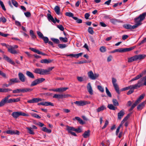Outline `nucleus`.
I'll list each match as a JSON object with an SVG mask.
<instances>
[{"label": "nucleus", "instance_id": "nucleus-1", "mask_svg": "<svg viewBox=\"0 0 146 146\" xmlns=\"http://www.w3.org/2000/svg\"><path fill=\"white\" fill-rule=\"evenodd\" d=\"M33 89L30 88H24L17 89L13 91V93H25L27 92H31L33 91Z\"/></svg>", "mask_w": 146, "mask_h": 146}, {"label": "nucleus", "instance_id": "nucleus-2", "mask_svg": "<svg viewBox=\"0 0 146 146\" xmlns=\"http://www.w3.org/2000/svg\"><path fill=\"white\" fill-rule=\"evenodd\" d=\"M88 77L92 80H95L98 77L99 75L98 74H94L92 71H90L88 72Z\"/></svg>", "mask_w": 146, "mask_h": 146}, {"label": "nucleus", "instance_id": "nucleus-3", "mask_svg": "<svg viewBox=\"0 0 146 146\" xmlns=\"http://www.w3.org/2000/svg\"><path fill=\"white\" fill-rule=\"evenodd\" d=\"M45 80V79L43 78H40L36 79L33 81L31 84V86H33L36 85L37 84H39L44 82Z\"/></svg>", "mask_w": 146, "mask_h": 146}, {"label": "nucleus", "instance_id": "nucleus-4", "mask_svg": "<svg viewBox=\"0 0 146 146\" xmlns=\"http://www.w3.org/2000/svg\"><path fill=\"white\" fill-rule=\"evenodd\" d=\"M18 47V46L17 45H14L13 46L9 45V48H8V50L11 53L15 54L17 53V52L15 49L17 48Z\"/></svg>", "mask_w": 146, "mask_h": 146}, {"label": "nucleus", "instance_id": "nucleus-5", "mask_svg": "<svg viewBox=\"0 0 146 146\" xmlns=\"http://www.w3.org/2000/svg\"><path fill=\"white\" fill-rule=\"evenodd\" d=\"M144 85V82L143 78H141L138 81L137 83L135 85H133L134 89L140 87Z\"/></svg>", "mask_w": 146, "mask_h": 146}, {"label": "nucleus", "instance_id": "nucleus-6", "mask_svg": "<svg viewBox=\"0 0 146 146\" xmlns=\"http://www.w3.org/2000/svg\"><path fill=\"white\" fill-rule=\"evenodd\" d=\"M70 96V95L68 94H54L52 97L53 98L59 99L65 98Z\"/></svg>", "mask_w": 146, "mask_h": 146}, {"label": "nucleus", "instance_id": "nucleus-7", "mask_svg": "<svg viewBox=\"0 0 146 146\" xmlns=\"http://www.w3.org/2000/svg\"><path fill=\"white\" fill-rule=\"evenodd\" d=\"M34 72L40 75H45L44 69H43L38 68H36L34 70Z\"/></svg>", "mask_w": 146, "mask_h": 146}, {"label": "nucleus", "instance_id": "nucleus-8", "mask_svg": "<svg viewBox=\"0 0 146 146\" xmlns=\"http://www.w3.org/2000/svg\"><path fill=\"white\" fill-rule=\"evenodd\" d=\"M18 75L19 79L21 82H25L26 78L23 73L19 72Z\"/></svg>", "mask_w": 146, "mask_h": 146}, {"label": "nucleus", "instance_id": "nucleus-9", "mask_svg": "<svg viewBox=\"0 0 146 146\" xmlns=\"http://www.w3.org/2000/svg\"><path fill=\"white\" fill-rule=\"evenodd\" d=\"M123 27L127 29H133L136 28L135 25L132 26L129 24H124L123 25Z\"/></svg>", "mask_w": 146, "mask_h": 146}, {"label": "nucleus", "instance_id": "nucleus-10", "mask_svg": "<svg viewBox=\"0 0 146 146\" xmlns=\"http://www.w3.org/2000/svg\"><path fill=\"white\" fill-rule=\"evenodd\" d=\"M3 58L5 60H6L7 62H9L11 64L14 65L15 64V63L11 59L7 56H6L5 55H3Z\"/></svg>", "mask_w": 146, "mask_h": 146}, {"label": "nucleus", "instance_id": "nucleus-11", "mask_svg": "<svg viewBox=\"0 0 146 146\" xmlns=\"http://www.w3.org/2000/svg\"><path fill=\"white\" fill-rule=\"evenodd\" d=\"M87 88L89 93L90 95H92L93 94V90L91 84L90 83H88L87 86Z\"/></svg>", "mask_w": 146, "mask_h": 146}, {"label": "nucleus", "instance_id": "nucleus-12", "mask_svg": "<svg viewBox=\"0 0 146 146\" xmlns=\"http://www.w3.org/2000/svg\"><path fill=\"white\" fill-rule=\"evenodd\" d=\"M66 130L68 131V132L69 133H70L73 136H77V135L75 133L72 131H73L72 130H70L71 129L70 128H72V127H70L67 125L66 126Z\"/></svg>", "mask_w": 146, "mask_h": 146}, {"label": "nucleus", "instance_id": "nucleus-13", "mask_svg": "<svg viewBox=\"0 0 146 146\" xmlns=\"http://www.w3.org/2000/svg\"><path fill=\"white\" fill-rule=\"evenodd\" d=\"M131 115V114L129 113L124 118L123 120L121 121V123L120 124L119 126L118 127H119V128L122 126L123 124L124 123V122L126 121L128 119L129 117Z\"/></svg>", "mask_w": 146, "mask_h": 146}, {"label": "nucleus", "instance_id": "nucleus-14", "mask_svg": "<svg viewBox=\"0 0 146 146\" xmlns=\"http://www.w3.org/2000/svg\"><path fill=\"white\" fill-rule=\"evenodd\" d=\"M146 104V101H145L139 104L137 107V109L138 110H141L145 106Z\"/></svg>", "mask_w": 146, "mask_h": 146}, {"label": "nucleus", "instance_id": "nucleus-15", "mask_svg": "<svg viewBox=\"0 0 146 146\" xmlns=\"http://www.w3.org/2000/svg\"><path fill=\"white\" fill-rule=\"evenodd\" d=\"M137 60H142L144 59L146 56L145 54H140L135 55Z\"/></svg>", "mask_w": 146, "mask_h": 146}, {"label": "nucleus", "instance_id": "nucleus-16", "mask_svg": "<svg viewBox=\"0 0 146 146\" xmlns=\"http://www.w3.org/2000/svg\"><path fill=\"white\" fill-rule=\"evenodd\" d=\"M20 100V98H17L16 99L12 98L9 99L8 103V104L11 103L13 102H17Z\"/></svg>", "mask_w": 146, "mask_h": 146}, {"label": "nucleus", "instance_id": "nucleus-17", "mask_svg": "<svg viewBox=\"0 0 146 146\" xmlns=\"http://www.w3.org/2000/svg\"><path fill=\"white\" fill-rule=\"evenodd\" d=\"M124 114V111L123 110H121L117 114L118 119L120 120Z\"/></svg>", "mask_w": 146, "mask_h": 146}, {"label": "nucleus", "instance_id": "nucleus-18", "mask_svg": "<svg viewBox=\"0 0 146 146\" xmlns=\"http://www.w3.org/2000/svg\"><path fill=\"white\" fill-rule=\"evenodd\" d=\"M135 48V46H133L131 47L126 48H122V52L129 51L132 50Z\"/></svg>", "mask_w": 146, "mask_h": 146}, {"label": "nucleus", "instance_id": "nucleus-19", "mask_svg": "<svg viewBox=\"0 0 146 146\" xmlns=\"http://www.w3.org/2000/svg\"><path fill=\"white\" fill-rule=\"evenodd\" d=\"M16 133L15 131H14L9 130L6 131V133L11 134H19V131H18L16 130Z\"/></svg>", "mask_w": 146, "mask_h": 146}, {"label": "nucleus", "instance_id": "nucleus-20", "mask_svg": "<svg viewBox=\"0 0 146 146\" xmlns=\"http://www.w3.org/2000/svg\"><path fill=\"white\" fill-rule=\"evenodd\" d=\"M26 74L28 77L32 79H34L35 78V76L33 73L29 71H27Z\"/></svg>", "mask_w": 146, "mask_h": 146}, {"label": "nucleus", "instance_id": "nucleus-21", "mask_svg": "<svg viewBox=\"0 0 146 146\" xmlns=\"http://www.w3.org/2000/svg\"><path fill=\"white\" fill-rule=\"evenodd\" d=\"M47 15L48 19L49 21H51L53 23H56V21L54 20L53 17L50 14H48Z\"/></svg>", "mask_w": 146, "mask_h": 146}, {"label": "nucleus", "instance_id": "nucleus-22", "mask_svg": "<svg viewBox=\"0 0 146 146\" xmlns=\"http://www.w3.org/2000/svg\"><path fill=\"white\" fill-rule=\"evenodd\" d=\"M90 131L89 130L86 131L83 134L82 136L84 138H86L89 137L90 135Z\"/></svg>", "mask_w": 146, "mask_h": 146}, {"label": "nucleus", "instance_id": "nucleus-23", "mask_svg": "<svg viewBox=\"0 0 146 146\" xmlns=\"http://www.w3.org/2000/svg\"><path fill=\"white\" fill-rule=\"evenodd\" d=\"M11 115L13 117L16 119L20 116L19 111L14 112H13Z\"/></svg>", "mask_w": 146, "mask_h": 146}, {"label": "nucleus", "instance_id": "nucleus-24", "mask_svg": "<svg viewBox=\"0 0 146 146\" xmlns=\"http://www.w3.org/2000/svg\"><path fill=\"white\" fill-rule=\"evenodd\" d=\"M8 101L7 100L4 98L0 102V107L3 106L5 104H8Z\"/></svg>", "mask_w": 146, "mask_h": 146}, {"label": "nucleus", "instance_id": "nucleus-25", "mask_svg": "<svg viewBox=\"0 0 146 146\" xmlns=\"http://www.w3.org/2000/svg\"><path fill=\"white\" fill-rule=\"evenodd\" d=\"M19 80L17 78H13L9 80V83H12V84L14 83H18L19 82Z\"/></svg>", "mask_w": 146, "mask_h": 146}, {"label": "nucleus", "instance_id": "nucleus-26", "mask_svg": "<svg viewBox=\"0 0 146 146\" xmlns=\"http://www.w3.org/2000/svg\"><path fill=\"white\" fill-rule=\"evenodd\" d=\"M74 120L75 119L78 120L79 122V123L82 125H83L84 124V122L80 117H75L73 119Z\"/></svg>", "mask_w": 146, "mask_h": 146}, {"label": "nucleus", "instance_id": "nucleus-27", "mask_svg": "<svg viewBox=\"0 0 146 146\" xmlns=\"http://www.w3.org/2000/svg\"><path fill=\"white\" fill-rule=\"evenodd\" d=\"M134 89L133 85H131L128 86L123 88L122 90V91H125L128 90L129 89Z\"/></svg>", "mask_w": 146, "mask_h": 146}, {"label": "nucleus", "instance_id": "nucleus-28", "mask_svg": "<svg viewBox=\"0 0 146 146\" xmlns=\"http://www.w3.org/2000/svg\"><path fill=\"white\" fill-rule=\"evenodd\" d=\"M26 129L28 130V133L30 134L34 135L35 133L33 131V130L31 127H27Z\"/></svg>", "mask_w": 146, "mask_h": 146}, {"label": "nucleus", "instance_id": "nucleus-29", "mask_svg": "<svg viewBox=\"0 0 146 146\" xmlns=\"http://www.w3.org/2000/svg\"><path fill=\"white\" fill-rule=\"evenodd\" d=\"M70 129V130H72L73 131H75L77 133H80L82 131L80 127L76 129L74 127H72V128H71Z\"/></svg>", "mask_w": 146, "mask_h": 146}, {"label": "nucleus", "instance_id": "nucleus-30", "mask_svg": "<svg viewBox=\"0 0 146 146\" xmlns=\"http://www.w3.org/2000/svg\"><path fill=\"white\" fill-rule=\"evenodd\" d=\"M52 60L50 59H44L40 61V62L42 63L48 64L51 63Z\"/></svg>", "mask_w": 146, "mask_h": 146}, {"label": "nucleus", "instance_id": "nucleus-31", "mask_svg": "<svg viewBox=\"0 0 146 146\" xmlns=\"http://www.w3.org/2000/svg\"><path fill=\"white\" fill-rule=\"evenodd\" d=\"M137 60L135 55L128 58V62H132L133 61Z\"/></svg>", "mask_w": 146, "mask_h": 146}, {"label": "nucleus", "instance_id": "nucleus-32", "mask_svg": "<svg viewBox=\"0 0 146 146\" xmlns=\"http://www.w3.org/2000/svg\"><path fill=\"white\" fill-rule=\"evenodd\" d=\"M54 68V67H50L48 68L47 69H44L45 75L49 74L50 71H51Z\"/></svg>", "mask_w": 146, "mask_h": 146}, {"label": "nucleus", "instance_id": "nucleus-33", "mask_svg": "<svg viewBox=\"0 0 146 146\" xmlns=\"http://www.w3.org/2000/svg\"><path fill=\"white\" fill-rule=\"evenodd\" d=\"M43 106H54L53 104L50 102H43Z\"/></svg>", "mask_w": 146, "mask_h": 146}, {"label": "nucleus", "instance_id": "nucleus-34", "mask_svg": "<svg viewBox=\"0 0 146 146\" xmlns=\"http://www.w3.org/2000/svg\"><path fill=\"white\" fill-rule=\"evenodd\" d=\"M54 10L56 14L58 15L60 14V8L58 6H56L55 7L54 9Z\"/></svg>", "mask_w": 146, "mask_h": 146}, {"label": "nucleus", "instance_id": "nucleus-35", "mask_svg": "<svg viewBox=\"0 0 146 146\" xmlns=\"http://www.w3.org/2000/svg\"><path fill=\"white\" fill-rule=\"evenodd\" d=\"M106 108L105 106H102L98 108L96 110L97 112H99L102 111L104 110Z\"/></svg>", "mask_w": 146, "mask_h": 146}, {"label": "nucleus", "instance_id": "nucleus-36", "mask_svg": "<svg viewBox=\"0 0 146 146\" xmlns=\"http://www.w3.org/2000/svg\"><path fill=\"white\" fill-rule=\"evenodd\" d=\"M142 77V75H141V74H140L139 75H137L135 77L133 78L132 79H131L130 81V82H132L136 80H137L139 78H140L141 77Z\"/></svg>", "mask_w": 146, "mask_h": 146}, {"label": "nucleus", "instance_id": "nucleus-37", "mask_svg": "<svg viewBox=\"0 0 146 146\" xmlns=\"http://www.w3.org/2000/svg\"><path fill=\"white\" fill-rule=\"evenodd\" d=\"M68 88H58V92H63L66 91L68 89Z\"/></svg>", "mask_w": 146, "mask_h": 146}, {"label": "nucleus", "instance_id": "nucleus-38", "mask_svg": "<svg viewBox=\"0 0 146 146\" xmlns=\"http://www.w3.org/2000/svg\"><path fill=\"white\" fill-rule=\"evenodd\" d=\"M80 101L81 106H83L90 103V102H88L87 101L82 100Z\"/></svg>", "mask_w": 146, "mask_h": 146}, {"label": "nucleus", "instance_id": "nucleus-39", "mask_svg": "<svg viewBox=\"0 0 146 146\" xmlns=\"http://www.w3.org/2000/svg\"><path fill=\"white\" fill-rule=\"evenodd\" d=\"M122 52V48L117 49L114 50L113 51H111L110 52L111 53H114L115 52Z\"/></svg>", "mask_w": 146, "mask_h": 146}, {"label": "nucleus", "instance_id": "nucleus-40", "mask_svg": "<svg viewBox=\"0 0 146 146\" xmlns=\"http://www.w3.org/2000/svg\"><path fill=\"white\" fill-rule=\"evenodd\" d=\"M108 107L110 110H115L117 108L116 107H115L112 104H108Z\"/></svg>", "mask_w": 146, "mask_h": 146}, {"label": "nucleus", "instance_id": "nucleus-41", "mask_svg": "<svg viewBox=\"0 0 146 146\" xmlns=\"http://www.w3.org/2000/svg\"><path fill=\"white\" fill-rule=\"evenodd\" d=\"M42 130L44 132H46L48 133H50L51 132V130L50 129H48L46 127H43L42 128Z\"/></svg>", "mask_w": 146, "mask_h": 146}, {"label": "nucleus", "instance_id": "nucleus-42", "mask_svg": "<svg viewBox=\"0 0 146 146\" xmlns=\"http://www.w3.org/2000/svg\"><path fill=\"white\" fill-rule=\"evenodd\" d=\"M51 39L53 42L56 44H58L60 43V41L58 39L54 38H51Z\"/></svg>", "mask_w": 146, "mask_h": 146}, {"label": "nucleus", "instance_id": "nucleus-43", "mask_svg": "<svg viewBox=\"0 0 146 146\" xmlns=\"http://www.w3.org/2000/svg\"><path fill=\"white\" fill-rule=\"evenodd\" d=\"M116 92L118 94H120V92H119V86L117 84H115L113 85Z\"/></svg>", "mask_w": 146, "mask_h": 146}, {"label": "nucleus", "instance_id": "nucleus-44", "mask_svg": "<svg viewBox=\"0 0 146 146\" xmlns=\"http://www.w3.org/2000/svg\"><path fill=\"white\" fill-rule=\"evenodd\" d=\"M31 115L34 117L38 119H40L41 117L37 114L35 113H31Z\"/></svg>", "mask_w": 146, "mask_h": 146}, {"label": "nucleus", "instance_id": "nucleus-45", "mask_svg": "<svg viewBox=\"0 0 146 146\" xmlns=\"http://www.w3.org/2000/svg\"><path fill=\"white\" fill-rule=\"evenodd\" d=\"M59 39L61 41L64 42H67L68 41V38L66 37L63 38L62 37H60Z\"/></svg>", "mask_w": 146, "mask_h": 146}, {"label": "nucleus", "instance_id": "nucleus-46", "mask_svg": "<svg viewBox=\"0 0 146 146\" xmlns=\"http://www.w3.org/2000/svg\"><path fill=\"white\" fill-rule=\"evenodd\" d=\"M88 31L91 35H93L94 33V31L92 27H89L88 29Z\"/></svg>", "mask_w": 146, "mask_h": 146}, {"label": "nucleus", "instance_id": "nucleus-47", "mask_svg": "<svg viewBox=\"0 0 146 146\" xmlns=\"http://www.w3.org/2000/svg\"><path fill=\"white\" fill-rule=\"evenodd\" d=\"M33 100L34 103L38 102L41 101L42 100L41 99L38 98H34L33 99Z\"/></svg>", "mask_w": 146, "mask_h": 146}, {"label": "nucleus", "instance_id": "nucleus-48", "mask_svg": "<svg viewBox=\"0 0 146 146\" xmlns=\"http://www.w3.org/2000/svg\"><path fill=\"white\" fill-rule=\"evenodd\" d=\"M73 19L75 20H76L77 23H81L82 22V21L81 19H78L77 17H73Z\"/></svg>", "mask_w": 146, "mask_h": 146}, {"label": "nucleus", "instance_id": "nucleus-49", "mask_svg": "<svg viewBox=\"0 0 146 146\" xmlns=\"http://www.w3.org/2000/svg\"><path fill=\"white\" fill-rule=\"evenodd\" d=\"M100 51L102 52H104L106 51V49L105 47L102 46L100 48Z\"/></svg>", "mask_w": 146, "mask_h": 146}, {"label": "nucleus", "instance_id": "nucleus-50", "mask_svg": "<svg viewBox=\"0 0 146 146\" xmlns=\"http://www.w3.org/2000/svg\"><path fill=\"white\" fill-rule=\"evenodd\" d=\"M65 15L68 17H72L73 18V17H73L74 14L71 12H66L65 13Z\"/></svg>", "mask_w": 146, "mask_h": 146}, {"label": "nucleus", "instance_id": "nucleus-51", "mask_svg": "<svg viewBox=\"0 0 146 146\" xmlns=\"http://www.w3.org/2000/svg\"><path fill=\"white\" fill-rule=\"evenodd\" d=\"M11 1L12 3L16 7H17L18 6V3L15 0H11Z\"/></svg>", "mask_w": 146, "mask_h": 146}, {"label": "nucleus", "instance_id": "nucleus-52", "mask_svg": "<svg viewBox=\"0 0 146 146\" xmlns=\"http://www.w3.org/2000/svg\"><path fill=\"white\" fill-rule=\"evenodd\" d=\"M106 93L108 96L109 97H111V94L107 87L106 88Z\"/></svg>", "mask_w": 146, "mask_h": 146}, {"label": "nucleus", "instance_id": "nucleus-53", "mask_svg": "<svg viewBox=\"0 0 146 146\" xmlns=\"http://www.w3.org/2000/svg\"><path fill=\"white\" fill-rule=\"evenodd\" d=\"M42 38L43 39L45 43H46L48 42L49 39L47 37L44 36Z\"/></svg>", "mask_w": 146, "mask_h": 146}, {"label": "nucleus", "instance_id": "nucleus-54", "mask_svg": "<svg viewBox=\"0 0 146 146\" xmlns=\"http://www.w3.org/2000/svg\"><path fill=\"white\" fill-rule=\"evenodd\" d=\"M58 46L59 48L61 49L64 48L67 46V45L65 44H60Z\"/></svg>", "mask_w": 146, "mask_h": 146}, {"label": "nucleus", "instance_id": "nucleus-55", "mask_svg": "<svg viewBox=\"0 0 146 146\" xmlns=\"http://www.w3.org/2000/svg\"><path fill=\"white\" fill-rule=\"evenodd\" d=\"M0 75L5 78H7L6 74L0 70Z\"/></svg>", "mask_w": 146, "mask_h": 146}, {"label": "nucleus", "instance_id": "nucleus-56", "mask_svg": "<svg viewBox=\"0 0 146 146\" xmlns=\"http://www.w3.org/2000/svg\"><path fill=\"white\" fill-rule=\"evenodd\" d=\"M6 21V20L5 18L4 17H1L0 18V23L2 22L3 23H5Z\"/></svg>", "mask_w": 146, "mask_h": 146}, {"label": "nucleus", "instance_id": "nucleus-57", "mask_svg": "<svg viewBox=\"0 0 146 146\" xmlns=\"http://www.w3.org/2000/svg\"><path fill=\"white\" fill-rule=\"evenodd\" d=\"M113 105L115 106H118L119 105V104L116 99H113Z\"/></svg>", "mask_w": 146, "mask_h": 146}, {"label": "nucleus", "instance_id": "nucleus-58", "mask_svg": "<svg viewBox=\"0 0 146 146\" xmlns=\"http://www.w3.org/2000/svg\"><path fill=\"white\" fill-rule=\"evenodd\" d=\"M0 4L2 9L4 10L5 11L6 10V9L4 5V4H3V2L1 0H0Z\"/></svg>", "mask_w": 146, "mask_h": 146}, {"label": "nucleus", "instance_id": "nucleus-59", "mask_svg": "<svg viewBox=\"0 0 146 146\" xmlns=\"http://www.w3.org/2000/svg\"><path fill=\"white\" fill-rule=\"evenodd\" d=\"M20 113V116L22 115L23 116H29V115L25 113H24L22 112L21 111H19Z\"/></svg>", "mask_w": 146, "mask_h": 146}, {"label": "nucleus", "instance_id": "nucleus-60", "mask_svg": "<svg viewBox=\"0 0 146 146\" xmlns=\"http://www.w3.org/2000/svg\"><path fill=\"white\" fill-rule=\"evenodd\" d=\"M24 14L27 17H29L31 15V13L29 11L24 13Z\"/></svg>", "mask_w": 146, "mask_h": 146}, {"label": "nucleus", "instance_id": "nucleus-61", "mask_svg": "<svg viewBox=\"0 0 146 146\" xmlns=\"http://www.w3.org/2000/svg\"><path fill=\"white\" fill-rule=\"evenodd\" d=\"M37 33L38 36L41 38H42L43 36L42 33L40 31H37Z\"/></svg>", "mask_w": 146, "mask_h": 146}, {"label": "nucleus", "instance_id": "nucleus-62", "mask_svg": "<svg viewBox=\"0 0 146 146\" xmlns=\"http://www.w3.org/2000/svg\"><path fill=\"white\" fill-rule=\"evenodd\" d=\"M82 54L83 53L82 52L80 53L77 54H75L74 57L76 58H78L79 57L81 56Z\"/></svg>", "mask_w": 146, "mask_h": 146}, {"label": "nucleus", "instance_id": "nucleus-63", "mask_svg": "<svg viewBox=\"0 0 146 146\" xmlns=\"http://www.w3.org/2000/svg\"><path fill=\"white\" fill-rule=\"evenodd\" d=\"M98 90L102 92H104V89L101 86H98Z\"/></svg>", "mask_w": 146, "mask_h": 146}, {"label": "nucleus", "instance_id": "nucleus-64", "mask_svg": "<svg viewBox=\"0 0 146 146\" xmlns=\"http://www.w3.org/2000/svg\"><path fill=\"white\" fill-rule=\"evenodd\" d=\"M57 27L61 31H63L64 29V27L62 25H58Z\"/></svg>", "mask_w": 146, "mask_h": 146}]
</instances>
